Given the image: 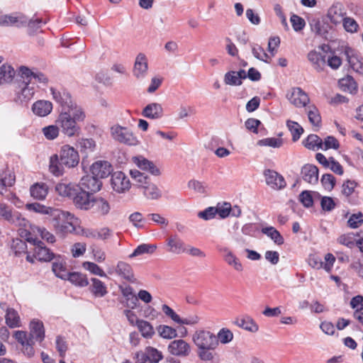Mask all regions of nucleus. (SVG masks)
I'll return each mask as SVG.
<instances>
[{
    "label": "nucleus",
    "instance_id": "46",
    "mask_svg": "<svg viewBox=\"0 0 363 363\" xmlns=\"http://www.w3.org/2000/svg\"><path fill=\"white\" fill-rule=\"evenodd\" d=\"M167 245L169 247L168 250L171 252L181 254L185 251L183 242L176 236L169 237L167 240Z\"/></svg>",
    "mask_w": 363,
    "mask_h": 363
},
{
    "label": "nucleus",
    "instance_id": "48",
    "mask_svg": "<svg viewBox=\"0 0 363 363\" xmlns=\"http://www.w3.org/2000/svg\"><path fill=\"white\" fill-rule=\"evenodd\" d=\"M66 280L80 287H85L89 284L87 276L81 272H69Z\"/></svg>",
    "mask_w": 363,
    "mask_h": 363
},
{
    "label": "nucleus",
    "instance_id": "43",
    "mask_svg": "<svg viewBox=\"0 0 363 363\" xmlns=\"http://www.w3.org/2000/svg\"><path fill=\"white\" fill-rule=\"evenodd\" d=\"M305 147L311 150H318L323 147V139L315 134L309 135L302 141Z\"/></svg>",
    "mask_w": 363,
    "mask_h": 363
},
{
    "label": "nucleus",
    "instance_id": "34",
    "mask_svg": "<svg viewBox=\"0 0 363 363\" xmlns=\"http://www.w3.org/2000/svg\"><path fill=\"white\" fill-rule=\"evenodd\" d=\"M304 181L315 184L318 180V169L313 164H306L301 171Z\"/></svg>",
    "mask_w": 363,
    "mask_h": 363
},
{
    "label": "nucleus",
    "instance_id": "23",
    "mask_svg": "<svg viewBox=\"0 0 363 363\" xmlns=\"http://www.w3.org/2000/svg\"><path fill=\"white\" fill-rule=\"evenodd\" d=\"M29 335L35 342H41L45 336L43 323L37 318L32 319L29 323Z\"/></svg>",
    "mask_w": 363,
    "mask_h": 363
},
{
    "label": "nucleus",
    "instance_id": "13",
    "mask_svg": "<svg viewBox=\"0 0 363 363\" xmlns=\"http://www.w3.org/2000/svg\"><path fill=\"white\" fill-rule=\"evenodd\" d=\"M28 18L22 13H3L0 11L1 26H15L18 28L26 26Z\"/></svg>",
    "mask_w": 363,
    "mask_h": 363
},
{
    "label": "nucleus",
    "instance_id": "44",
    "mask_svg": "<svg viewBox=\"0 0 363 363\" xmlns=\"http://www.w3.org/2000/svg\"><path fill=\"white\" fill-rule=\"evenodd\" d=\"M60 128L55 122V124H50L43 127L41 133L48 140H54L58 138L60 134Z\"/></svg>",
    "mask_w": 363,
    "mask_h": 363
},
{
    "label": "nucleus",
    "instance_id": "35",
    "mask_svg": "<svg viewBox=\"0 0 363 363\" xmlns=\"http://www.w3.org/2000/svg\"><path fill=\"white\" fill-rule=\"evenodd\" d=\"M235 324L240 328L252 333H255L259 330V325L250 316H244L238 318L235 321Z\"/></svg>",
    "mask_w": 363,
    "mask_h": 363
},
{
    "label": "nucleus",
    "instance_id": "59",
    "mask_svg": "<svg viewBox=\"0 0 363 363\" xmlns=\"http://www.w3.org/2000/svg\"><path fill=\"white\" fill-rule=\"evenodd\" d=\"M321 150L326 151L328 150H337L340 146V142L334 136L328 135L323 139Z\"/></svg>",
    "mask_w": 363,
    "mask_h": 363
},
{
    "label": "nucleus",
    "instance_id": "56",
    "mask_svg": "<svg viewBox=\"0 0 363 363\" xmlns=\"http://www.w3.org/2000/svg\"><path fill=\"white\" fill-rule=\"evenodd\" d=\"M84 269L89 272L91 274L96 275L101 277H106V274L104 271L96 264L95 262L86 261L82 264Z\"/></svg>",
    "mask_w": 363,
    "mask_h": 363
},
{
    "label": "nucleus",
    "instance_id": "57",
    "mask_svg": "<svg viewBox=\"0 0 363 363\" xmlns=\"http://www.w3.org/2000/svg\"><path fill=\"white\" fill-rule=\"evenodd\" d=\"M78 147L80 151L85 154H89L94 151L96 148V143L91 138H82L78 141Z\"/></svg>",
    "mask_w": 363,
    "mask_h": 363
},
{
    "label": "nucleus",
    "instance_id": "60",
    "mask_svg": "<svg viewBox=\"0 0 363 363\" xmlns=\"http://www.w3.org/2000/svg\"><path fill=\"white\" fill-rule=\"evenodd\" d=\"M251 49H252V52L253 55L255 56V57H256L262 61H264L265 62H270L272 56H270L269 55L266 53L265 51L264 50V49L261 46H259L257 44H254L251 46Z\"/></svg>",
    "mask_w": 363,
    "mask_h": 363
},
{
    "label": "nucleus",
    "instance_id": "45",
    "mask_svg": "<svg viewBox=\"0 0 363 363\" xmlns=\"http://www.w3.org/2000/svg\"><path fill=\"white\" fill-rule=\"evenodd\" d=\"M286 125L291 134L292 140L294 142L298 140L304 132L302 126L297 122L290 119L286 121Z\"/></svg>",
    "mask_w": 363,
    "mask_h": 363
},
{
    "label": "nucleus",
    "instance_id": "63",
    "mask_svg": "<svg viewBox=\"0 0 363 363\" xmlns=\"http://www.w3.org/2000/svg\"><path fill=\"white\" fill-rule=\"evenodd\" d=\"M89 250L91 257L95 262H103L106 259V253L101 247L92 245L90 247Z\"/></svg>",
    "mask_w": 363,
    "mask_h": 363
},
{
    "label": "nucleus",
    "instance_id": "27",
    "mask_svg": "<svg viewBox=\"0 0 363 363\" xmlns=\"http://www.w3.org/2000/svg\"><path fill=\"white\" fill-rule=\"evenodd\" d=\"M264 176L267 184L274 189H281L286 185L284 178L274 171L266 170Z\"/></svg>",
    "mask_w": 363,
    "mask_h": 363
},
{
    "label": "nucleus",
    "instance_id": "4",
    "mask_svg": "<svg viewBox=\"0 0 363 363\" xmlns=\"http://www.w3.org/2000/svg\"><path fill=\"white\" fill-rule=\"evenodd\" d=\"M79 155L78 151L69 145L60 147L59 155L55 154L50 158L49 171L56 177L62 176L65 167L71 169L78 165Z\"/></svg>",
    "mask_w": 363,
    "mask_h": 363
},
{
    "label": "nucleus",
    "instance_id": "12",
    "mask_svg": "<svg viewBox=\"0 0 363 363\" xmlns=\"http://www.w3.org/2000/svg\"><path fill=\"white\" fill-rule=\"evenodd\" d=\"M50 92L52 95V99L59 105L61 108H70L71 105L81 106L76 101H74L70 94L62 88H57L51 86Z\"/></svg>",
    "mask_w": 363,
    "mask_h": 363
},
{
    "label": "nucleus",
    "instance_id": "36",
    "mask_svg": "<svg viewBox=\"0 0 363 363\" xmlns=\"http://www.w3.org/2000/svg\"><path fill=\"white\" fill-rule=\"evenodd\" d=\"M135 326L144 338L152 339L155 334L153 325L147 320L142 318Z\"/></svg>",
    "mask_w": 363,
    "mask_h": 363
},
{
    "label": "nucleus",
    "instance_id": "19",
    "mask_svg": "<svg viewBox=\"0 0 363 363\" xmlns=\"http://www.w3.org/2000/svg\"><path fill=\"white\" fill-rule=\"evenodd\" d=\"M147 70L148 62L146 55L143 53L138 54L134 62L133 69V76L138 79H143L146 77Z\"/></svg>",
    "mask_w": 363,
    "mask_h": 363
},
{
    "label": "nucleus",
    "instance_id": "51",
    "mask_svg": "<svg viewBox=\"0 0 363 363\" xmlns=\"http://www.w3.org/2000/svg\"><path fill=\"white\" fill-rule=\"evenodd\" d=\"M157 250V245L153 244H141L138 245L132 254L129 255L130 258H133L143 255L144 254H152Z\"/></svg>",
    "mask_w": 363,
    "mask_h": 363
},
{
    "label": "nucleus",
    "instance_id": "9",
    "mask_svg": "<svg viewBox=\"0 0 363 363\" xmlns=\"http://www.w3.org/2000/svg\"><path fill=\"white\" fill-rule=\"evenodd\" d=\"M13 337L20 345V350L25 356L32 357L34 355L35 342L26 331L16 330L13 333Z\"/></svg>",
    "mask_w": 363,
    "mask_h": 363
},
{
    "label": "nucleus",
    "instance_id": "47",
    "mask_svg": "<svg viewBox=\"0 0 363 363\" xmlns=\"http://www.w3.org/2000/svg\"><path fill=\"white\" fill-rule=\"evenodd\" d=\"M14 69L9 65L4 64L0 67V85L11 82L15 76Z\"/></svg>",
    "mask_w": 363,
    "mask_h": 363
},
{
    "label": "nucleus",
    "instance_id": "31",
    "mask_svg": "<svg viewBox=\"0 0 363 363\" xmlns=\"http://www.w3.org/2000/svg\"><path fill=\"white\" fill-rule=\"evenodd\" d=\"M225 262L237 272H242L243 265L236 255L228 248L221 250Z\"/></svg>",
    "mask_w": 363,
    "mask_h": 363
},
{
    "label": "nucleus",
    "instance_id": "62",
    "mask_svg": "<svg viewBox=\"0 0 363 363\" xmlns=\"http://www.w3.org/2000/svg\"><path fill=\"white\" fill-rule=\"evenodd\" d=\"M218 342L222 344H228L233 339V333L228 328H222L219 330L217 335Z\"/></svg>",
    "mask_w": 363,
    "mask_h": 363
},
{
    "label": "nucleus",
    "instance_id": "15",
    "mask_svg": "<svg viewBox=\"0 0 363 363\" xmlns=\"http://www.w3.org/2000/svg\"><path fill=\"white\" fill-rule=\"evenodd\" d=\"M168 352L177 357H186L189 355L191 351L190 345L184 340H174L168 345Z\"/></svg>",
    "mask_w": 363,
    "mask_h": 363
},
{
    "label": "nucleus",
    "instance_id": "30",
    "mask_svg": "<svg viewBox=\"0 0 363 363\" xmlns=\"http://www.w3.org/2000/svg\"><path fill=\"white\" fill-rule=\"evenodd\" d=\"M129 174L132 179L133 184L140 189H143L150 181V177L142 172L138 169H131L129 171Z\"/></svg>",
    "mask_w": 363,
    "mask_h": 363
},
{
    "label": "nucleus",
    "instance_id": "55",
    "mask_svg": "<svg viewBox=\"0 0 363 363\" xmlns=\"http://www.w3.org/2000/svg\"><path fill=\"white\" fill-rule=\"evenodd\" d=\"M143 319L155 320L159 318L160 313L152 306L145 305L140 308Z\"/></svg>",
    "mask_w": 363,
    "mask_h": 363
},
{
    "label": "nucleus",
    "instance_id": "52",
    "mask_svg": "<svg viewBox=\"0 0 363 363\" xmlns=\"http://www.w3.org/2000/svg\"><path fill=\"white\" fill-rule=\"evenodd\" d=\"M15 174L11 170L6 169V171H4L1 175L0 194H4L3 186H11L15 183Z\"/></svg>",
    "mask_w": 363,
    "mask_h": 363
},
{
    "label": "nucleus",
    "instance_id": "33",
    "mask_svg": "<svg viewBox=\"0 0 363 363\" xmlns=\"http://www.w3.org/2000/svg\"><path fill=\"white\" fill-rule=\"evenodd\" d=\"M282 133H279L278 137L274 138H264L260 140H258L256 143V145L257 147H269L272 148H280L284 145V141L282 137Z\"/></svg>",
    "mask_w": 363,
    "mask_h": 363
},
{
    "label": "nucleus",
    "instance_id": "8",
    "mask_svg": "<svg viewBox=\"0 0 363 363\" xmlns=\"http://www.w3.org/2000/svg\"><path fill=\"white\" fill-rule=\"evenodd\" d=\"M110 186L116 194H125L130 190L132 183L125 172L116 171L111 174Z\"/></svg>",
    "mask_w": 363,
    "mask_h": 363
},
{
    "label": "nucleus",
    "instance_id": "26",
    "mask_svg": "<svg viewBox=\"0 0 363 363\" xmlns=\"http://www.w3.org/2000/svg\"><path fill=\"white\" fill-rule=\"evenodd\" d=\"M189 190L197 197L206 196L210 191L208 184L197 179H191L187 183Z\"/></svg>",
    "mask_w": 363,
    "mask_h": 363
},
{
    "label": "nucleus",
    "instance_id": "49",
    "mask_svg": "<svg viewBox=\"0 0 363 363\" xmlns=\"http://www.w3.org/2000/svg\"><path fill=\"white\" fill-rule=\"evenodd\" d=\"M308 59L315 69L320 70L323 69L325 62L322 52L317 50L311 51L308 55Z\"/></svg>",
    "mask_w": 363,
    "mask_h": 363
},
{
    "label": "nucleus",
    "instance_id": "42",
    "mask_svg": "<svg viewBox=\"0 0 363 363\" xmlns=\"http://www.w3.org/2000/svg\"><path fill=\"white\" fill-rule=\"evenodd\" d=\"M158 335L166 340H172L177 337V332L175 328L170 325L161 324L156 327Z\"/></svg>",
    "mask_w": 363,
    "mask_h": 363
},
{
    "label": "nucleus",
    "instance_id": "29",
    "mask_svg": "<svg viewBox=\"0 0 363 363\" xmlns=\"http://www.w3.org/2000/svg\"><path fill=\"white\" fill-rule=\"evenodd\" d=\"M246 77V72L244 69H240L238 72L229 71L224 75V82L227 85L240 86L242 83V79Z\"/></svg>",
    "mask_w": 363,
    "mask_h": 363
},
{
    "label": "nucleus",
    "instance_id": "18",
    "mask_svg": "<svg viewBox=\"0 0 363 363\" xmlns=\"http://www.w3.org/2000/svg\"><path fill=\"white\" fill-rule=\"evenodd\" d=\"M345 54L351 68L354 72L363 74V57L350 47H345Z\"/></svg>",
    "mask_w": 363,
    "mask_h": 363
},
{
    "label": "nucleus",
    "instance_id": "21",
    "mask_svg": "<svg viewBox=\"0 0 363 363\" xmlns=\"http://www.w3.org/2000/svg\"><path fill=\"white\" fill-rule=\"evenodd\" d=\"M79 186V190H83L89 193L99 191L102 186V182L94 176H85L82 178Z\"/></svg>",
    "mask_w": 363,
    "mask_h": 363
},
{
    "label": "nucleus",
    "instance_id": "2",
    "mask_svg": "<svg viewBox=\"0 0 363 363\" xmlns=\"http://www.w3.org/2000/svg\"><path fill=\"white\" fill-rule=\"evenodd\" d=\"M26 208L42 215L50 217V223L55 233L60 235L71 233L79 225V219L68 211L47 206L39 203L26 204Z\"/></svg>",
    "mask_w": 363,
    "mask_h": 363
},
{
    "label": "nucleus",
    "instance_id": "38",
    "mask_svg": "<svg viewBox=\"0 0 363 363\" xmlns=\"http://www.w3.org/2000/svg\"><path fill=\"white\" fill-rule=\"evenodd\" d=\"M5 321L9 328H19L21 326V318L18 312L12 308H6Z\"/></svg>",
    "mask_w": 363,
    "mask_h": 363
},
{
    "label": "nucleus",
    "instance_id": "28",
    "mask_svg": "<svg viewBox=\"0 0 363 363\" xmlns=\"http://www.w3.org/2000/svg\"><path fill=\"white\" fill-rule=\"evenodd\" d=\"M143 195L150 201H158L163 196L160 188L151 181L143 189Z\"/></svg>",
    "mask_w": 363,
    "mask_h": 363
},
{
    "label": "nucleus",
    "instance_id": "41",
    "mask_svg": "<svg viewBox=\"0 0 363 363\" xmlns=\"http://www.w3.org/2000/svg\"><path fill=\"white\" fill-rule=\"evenodd\" d=\"M110 204L106 200L95 196L94 202L92 203V208L91 210H93L101 215H106L110 211Z\"/></svg>",
    "mask_w": 363,
    "mask_h": 363
},
{
    "label": "nucleus",
    "instance_id": "6",
    "mask_svg": "<svg viewBox=\"0 0 363 363\" xmlns=\"http://www.w3.org/2000/svg\"><path fill=\"white\" fill-rule=\"evenodd\" d=\"M111 138L121 144L128 146H138L140 145V140L135 133L127 126L118 123H113L109 128Z\"/></svg>",
    "mask_w": 363,
    "mask_h": 363
},
{
    "label": "nucleus",
    "instance_id": "22",
    "mask_svg": "<svg viewBox=\"0 0 363 363\" xmlns=\"http://www.w3.org/2000/svg\"><path fill=\"white\" fill-rule=\"evenodd\" d=\"M142 115L149 119L159 120L163 118L164 109L161 104L152 102L143 108Z\"/></svg>",
    "mask_w": 363,
    "mask_h": 363
},
{
    "label": "nucleus",
    "instance_id": "37",
    "mask_svg": "<svg viewBox=\"0 0 363 363\" xmlns=\"http://www.w3.org/2000/svg\"><path fill=\"white\" fill-rule=\"evenodd\" d=\"M89 289L96 297H104L108 293L106 284L96 278L91 279Z\"/></svg>",
    "mask_w": 363,
    "mask_h": 363
},
{
    "label": "nucleus",
    "instance_id": "32",
    "mask_svg": "<svg viewBox=\"0 0 363 363\" xmlns=\"http://www.w3.org/2000/svg\"><path fill=\"white\" fill-rule=\"evenodd\" d=\"M49 188L45 183L36 182L30 187V196L36 199L43 201L48 194Z\"/></svg>",
    "mask_w": 363,
    "mask_h": 363
},
{
    "label": "nucleus",
    "instance_id": "1",
    "mask_svg": "<svg viewBox=\"0 0 363 363\" xmlns=\"http://www.w3.org/2000/svg\"><path fill=\"white\" fill-rule=\"evenodd\" d=\"M17 74L19 79L14 86L13 100L21 105H27L41 86L47 85L49 82L43 72L24 65L18 68Z\"/></svg>",
    "mask_w": 363,
    "mask_h": 363
},
{
    "label": "nucleus",
    "instance_id": "10",
    "mask_svg": "<svg viewBox=\"0 0 363 363\" xmlns=\"http://www.w3.org/2000/svg\"><path fill=\"white\" fill-rule=\"evenodd\" d=\"M131 162L139 169L149 172L154 177H160L162 174V167L153 161L149 160L143 155L132 157Z\"/></svg>",
    "mask_w": 363,
    "mask_h": 363
},
{
    "label": "nucleus",
    "instance_id": "7",
    "mask_svg": "<svg viewBox=\"0 0 363 363\" xmlns=\"http://www.w3.org/2000/svg\"><path fill=\"white\" fill-rule=\"evenodd\" d=\"M18 234L21 238L33 244L35 246L34 256L40 261H50L55 257L48 248L43 246V243L34 237L31 232L27 228H19Z\"/></svg>",
    "mask_w": 363,
    "mask_h": 363
},
{
    "label": "nucleus",
    "instance_id": "58",
    "mask_svg": "<svg viewBox=\"0 0 363 363\" xmlns=\"http://www.w3.org/2000/svg\"><path fill=\"white\" fill-rule=\"evenodd\" d=\"M328 18L330 21L334 24L340 23L343 20V13L341 8L337 6H334L328 11Z\"/></svg>",
    "mask_w": 363,
    "mask_h": 363
},
{
    "label": "nucleus",
    "instance_id": "16",
    "mask_svg": "<svg viewBox=\"0 0 363 363\" xmlns=\"http://www.w3.org/2000/svg\"><path fill=\"white\" fill-rule=\"evenodd\" d=\"M113 167L110 162L104 160H98L90 167V172L98 179L106 178L113 172Z\"/></svg>",
    "mask_w": 363,
    "mask_h": 363
},
{
    "label": "nucleus",
    "instance_id": "5",
    "mask_svg": "<svg viewBox=\"0 0 363 363\" xmlns=\"http://www.w3.org/2000/svg\"><path fill=\"white\" fill-rule=\"evenodd\" d=\"M192 341L197 347V355L202 361H211L214 358L211 351L218 345L216 337L206 330H197L192 336Z\"/></svg>",
    "mask_w": 363,
    "mask_h": 363
},
{
    "label": "nucleus",
    "instance_id": "64",
    "mask_svg": "<svg viewBox=\"0 0 363 363\" xmlns=\"http://www.w3.org/2000/svg\"><path fill=\"white\" fill-rule=\"evenodd\" d=\"M348 225L352 228H357L363 223V214L361 212L352 214L347 221Z\"/></svg>",
    "mask_w": 363,
    "mask_h": 363
},
{
    "label": "nucleus",
    "instance_id": "53",
    "mask_svg": "<svg viewBox=\"0 0 363 363\" xmlns=\"http://www.w3.org/2000/svg\"><path fill=\"white\" fill-rule=\"evenodd\" d=\"M116 274L125 279L131 280L133 277L131 267L123 262H119L116 267Z\"/></svg>",
    "mask_w": 363,
    "mask_h": 363
},
{
    "label": "nucleus",
    "instance_id": "39",
    "mask_svg": "<svg viewBox=\"0 0 363 363\" xmlns=\"http://www.w3.org/2000/svg\"><path fill=\"white\" fill-rule=\"evenodd\" d=\"M339 86L343 91L348 92L351 94H354L357 92V84L354 79L350 76H347L340 79Z\"/></svg>",
    "mask_w": 363,
    "mask_h": 363
},
{
    "label": "nucleus",
    "instance_id": "17",
    "mask_svg": "<svg viewBox=\"0 0 363 363\" xmlns=\"http://www.w3.org/2000/svg\"><path fill=\"white\" fill-rule=\"evenodd\" d=\"M95 196L91 193L78 190L73 197L75 206L83 210H91Z\"/></svg>",
    "mask_w": 363,
    "mask_h": 363
},
{
    "label": "nucleus",
    "instance_id": "54",
    "mask_svg": "<svg viewBox=\"0 0 363 363\" xmlns=\"http://www.w3.org/2000/svg\"><path fill=\"white\" fill-rule=\"evenodd\" d=\"M308 121L313 126L318 127L321 123V117L318 108L313 106H308L307 108Z\"/></svg>",
    "mask_w": 363,
    "mask_h": 363
},
{
    "label": "nucleus",
    "instance_id": "50",
    "mask_svg": "<svg viewBox=\"0 0 363 363\" xmlns=\"http://www.w3.org/2000/svg\"><path fill=\"white\" fill-rule=\"evenodd\" d=\"M245 129L254 134H258L260 131L264 130V126L262 122L256 118H250L245 122Z\"/></svg>",
    "mask_w": 363,
    "mask_h": 363
},
{
    "label": "nucleus",
    "instance_id": "3",
    "mask_svg": "<svg viewBox=\"0 0 363 363\" xmlns=\"http://www.w3.org/2000/svg\"><path fill=\"white\" fill-rule=\"evenodd\" d=\"M86 114L82 106L71 105L70 108H61L56 118L61 132L68 137L79 135V123L85 121Z\"/></svg>",
    "mask_w": 363,
    "mask_h": 363
},
{
    "label": "nucleus",
    "instance_id": "11",
    "mask_svg": "<svg viewBox=\"0 0 363 363\" xmlns=\"http://www.w3.org/2000/svg\"><path fill=\"white\" fill-rule=\"evenodd\" d=\"M286 99L291 105L296 108L306 107L310 101L308 94L300 87L296 86L292 87L286 91Z\"/></svg>",
    "mask_w": 363,
    "mask_h": 363
},
{
    "label": "nucleus",
    "instance_id": "20",
    "mask_svg": "<svg viewBox=\"0 0 363 363\" xmlns=\"http://www.w3.org/2000/svg\"><path fill=\"white\" fill-rule=\"evenodd\" d=\"M52 261V270L55 275L61 279L66 280L69 271L65 258L57 255L54 257Z\"/></svg>",
    "mask_w": 363,
    "mask_h": 363
},
{
    "label": "nucleus",
    "instance_id": "25",
    "mask_svg": "<svg viewBox=\"0 0 363 363\" xmlns=\"http://www.w3.org/2000/svg\"><path fill=\"white\" fill-rule=\"evenodd\" d=\"M78 190L77 185L66 181H60L55 186V192L62 197H74Z\"/></svg>",
    "mask_w": 363,
    "mask_h": 363
},
{
    "label": "nucleus",
    "instance_id": "40",
    "mask_svg": "<svg viewBox=\"0 0 363 363\" xmlns=\"http://www.w3.org/2000/svg\"><path fill=\"white\" fill-rule=\"evenodd\" d=\"M261 231L277 245H281L284 242V238L280 233L272 226H264L262 228Z\"/></svg>",
    "mask_w": 363,
    "mask_h": 363
},
{
    "label": "nucleus",
    "instance_id": "14",
    "mask_svg": "<svg viewBox=\"0 0 363 363\" xmlns=\"http://www.w3.org/2000/svg\"><path fill=\"white\" fill-rule=\"evenodd\" d=\"M19 228H27L28 229L34 237L38 239L40 237L42 239L46 240L48 242L53 243L55 241V236L53 234L50 233L45 228H39L35 225H33L25 218H18V223Z\"/></svg>",
    "mask_w": 363,
    "mask_h": 363
},
{
    "label": "nucleus",
    "instance_id": "24",
    "mask_svg": "<svg viewBox=\"0 0 363 363\" xmlns=\"http://www.w3.org/2000/svg\"><path fill=\"white\" fill-rule=\"evenodd\" d=\"M52 103L48 100L40 99L35 101L31 106L33 113L38 117H45L51 113Z\"/></svg>",
    "mask_w": 363,
    "mask_h": 363
},
{
    "label": "nucleus",
    "instance_id": "61",
    "mask_svg": "<svg viewBox=\"0 0 363 363\" xmlns=\"http://www.w3.org/2000/svg\"><path fill=\"white\" fill-rule=\"evenodd\" d=\"M146 352L148 362L150 363H158L163 359L162 352L153 347H147Z\"/></svg>",
    "mask_w": 363,
    "mask_h": 363
}]
</instances>
